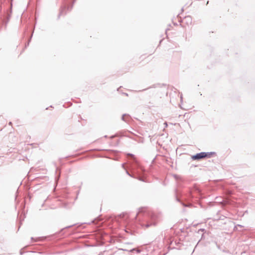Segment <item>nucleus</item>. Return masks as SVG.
Wrapping results in <instances>:
<instances>
[{"label": "nucleus", "mask_w": 255, "mask_h": 255, "mask_svg": "<svg viewBox=\"0 0 255 255\" xmlns=\"http://www.w3.org/2000/svg\"><path fill=\"white\" fill-rule=\"evenodd\" d=\"M211 154L206 152H200L197 153L195 155L192 156V159L193 160H198L207 157H210Z\"/></svg>", "instance_id": "f257e3e1"}, {"label": "nucleus", "mask_w": 255, "mask_h": 255, "mask_svg": "<svg viewBox=\"0 0 255 255\" xmlns=\"http://www.w3.org/2000/svg\"><path fill=\"white\" fill-rule=\"evenodd\" d=\"M187 18H188L189 20L191 21V18L190 17H187Z\"/></svg>", "instance_id": "f03ea898"}]
</instances>
